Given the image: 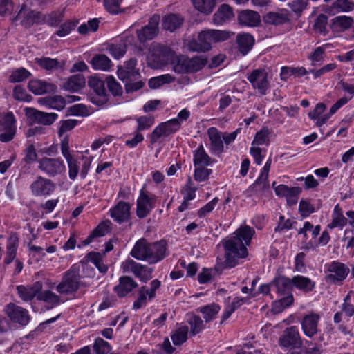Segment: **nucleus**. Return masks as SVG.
<instances>
[{
    "label": "nucleus",
    "instance_id": "nucleus-58",
    "mask_svg": "<svg viewBox=\"0 0 354 354\" xmlns=\"http://www.w3.org/2000/svg\"><path fill=\"white\" fill-rule=\"evenodd\" d=\"M37 299L53 305H57L59 303V297L50 290H46L41 292L38 295Z\"/></svg>",
    "mask_w": 354,
    "mask_h": 354
},
{
    "label": "nucleus",
    "instance_id": "nucleus-12",
    "mask_svg": "<svg viewBox=\"0 0 354 354\" xmlns=\"http://www.w3.org/2000/svg\"><path fill=\"white\" fill-rule=\"evenodd\" d=\"M122 269L124 272H131L135 277L146 283L152 278V268H148L146 266L142 265L135 261L128 259L122 263Z\"/></svg>",
    "mask_w": 354,
    "mask_h": 354
},
{
    "label": "nucleus",
    "instance_id": "nucleus-38",
    "mask_svg": "<svg viewBox=\"0 0 354 354\" xmlns=\"http://www.w3.org/2000/svg\"><path fill=\"white\" fill-rule=\"evenodd\" d=\"M221 308L218 304L214 303L199 307L196 310L203 315L205 322L213 320L218 313Z\"/></svg>",
    "mask_w": 354,
    "mask_h": 354
},
{
    "label": "nucleus",
    "instance_id": "nucleus-4",
    "mask_svg": "<svg viewBox=\"0 0 354 354\" xmlns=\"http://www.w3.org/2000/svg\"><path fill=\"white\" fill-rule=\"evenodd\" d=\"M271 286L276 289L279 296H283L274 301L272 306V311L279 313L293 303V296L291 294L292 279L283 276L278 277L274 279Z\"/></svg>",
    "mask_w": 354,
    "mask_h": 354
},
{
    "label": "nucleus",
    "instance_id": "nucleus-40",
    "mask_svg": "<svg viewBox=\"0 0 354 354\" xmlns=\"http://www.w3.org/2000/svg\"><path fill=\"white\" fill-rule=\"evenodd\" d=\"M35 63L43 69L50 71L62 67L58 59L47 57H37L35 59Z\"/></svg>",
    "mask_w": 354,
    "mask_h": 354
},
{
    "label": "nucleus",
    "instance_id": "nucleus-43",
    "mask_svg": "<svg viewBox=\"0 0 354 354\" xmlns=\"http://www.w3.org/2000/svg\"><path fill=\"white\" fill-rule=\"evenodd\" d=\"M187 323L190 326V333L192 335L200 333L205 327L203 321L198 315H190L187 319Z\"/></svg>",
    "mask_w": 354,
    "mask_h": 354
},
{
    "label": "nucleus",
    "instance_id": "nucleus-11",
    "mask_svg": "<svg viewBox=\"0 0 354 354\" xmlns=\"http://www.w3.org/2000/svg\"><path fill=\"white\" fill-rule=\"evenodd\" d=\"M160 17L158 15H153L149 19L148 24L136 30L138 40L140 43L154 39L159 32V24Z\"/></svg>",
    "mask_w": 354,
    "mask_h": 354
},
{
    "label": "nucleus",
    "instance_id": "nucleus-22",
    "mask_svg": "<svg viewBox=\"0 0 354 354\" xmlns=\"http://www.w3.org/2000/svg\"><path fill=\"white\" fill-rule=\"evenodd\" d=\"M26 115L31 117L35 122L43 125H50L57 118L58 115L55 113H45L38 111L33 108H30L27 110Z\"/></svg>",
    "mask_w": 354,
    "mask_h": 354
},
{
    "label": "nucleus",
    "instance_id": "nucleus-13",
    "mask_svg": "<svg viewBox=\"0 0 354 354\" xmlns=\"http://www.w3.org/2000/svg\"><path fill=\"white\" fill-rule=\"evenodd\" d=\"M3 312L11 322L17 323L21 326H26L30 321V315L28 310L13 303L8 304Z\"/></svg>",
    "mask_w": 354,
    "mask_h": 354
},
{
    "label": "nucleus",
    "instance_id": "nucleus-50",
    "mask_svg": "<svg viewBox=\"0 0 354 354\" xmlns=\"http://www.w3.org/2000/svg\"><path fill=\"white\" fill-rule=\"evenodd\" d=\"M347 223V219L344 216L341 212V209L339 205H337L333 211V221L328 225L330 228L336 227L338 226H344Z\"/></svg>",
    "mask_w": 354,
    "mask_h": 354
},
{
    "label": "nucleus",
    "instance_id": "nucleus-45",
    "mask_svg": "<svg viewBox=\"0 0 354 354\" xmlns=\"http://www.w3.org/2000/svg\"><path fill=\"white\" fill-rule=\"evenodd\" d=\"M64 12L52 11L45 14V24L50 27H57L62 21Z\"/></svg>",
    "mask_w": 354,
    "mask_h": 354
},
{
    "label": "nucleus",
    "instance_id": "nucleus-33",
    "mask_svg": "<svg viewBox=\"0 0 354 354\" xmlns=\"http://www.w3.org/2000/svg\"><path fill=\"white\" fill-rule=\"evenodd\" d=\"M85 84V78L83 75L77 74L71 76L66 81L62 88L71 92H77L80 90Z\"/></svg>",
    "mask_w": 354,
    "mask_h": 354
},
{
    "label": "nucleus",
    "instance_id": "nucleus-42",
    "mask_svg": "<svg viewBox=\"0 0 354 354\" xmlns=\"http://www.w3.org/2000/svg\"><path fill=\"white\" fill-rule=\"evenodd\" d=\"M194 8L205 15L210 14L215 6L216 0H192Z\"/></svg>",
    "mask_w": 354,
    "mask_h": 354
},
{
    "label": "nucleus",
    "instance_id": "nucleus-7",
    "mask_svg": "<svg viewBox=\"0 0 354 354\" xmlns=\"http://www.w3.org/2000/svg\"><path fill=\"white\" fill-rule=\"evenodd\" d=\"M80 279L79 267L73 265L64 273L62 281L57 286V290L60 294L75 292L80 287Z\"/></svg>",
    "mask_w": 354,
    "mask_h": 354
},
{
    "label": "nucleus",
    "instance_id": "nucleus-54",
    "mask_svg": "<svg viewBox=\"0 0 354 354\" xmlns=\"http://www.w3.org/2000/svg\"><path fill=\"white\" fill-rule=\"evenodd\" d=\"M31 75V73L24 68H17L12 72L9 80L11 82H20Z\"/></svg>",
    "mask_w": 354,
    "mask_h": 354
},
{
    "label": "nucleus",
    "instance_id": "nucleus-47",
    "mask_svg": "<svg viewBox=\"0 0 354 354\" xmlns=\"http://www.w3.org/2000/svg\"><path fill=\"white\" fill-rule=\"evenodd\" d=\"M245 298L235 297L232 304L227 306L225 309L223 314L222 315L221 323L223 321L227 319L230 317V315L235 311V310L239 308L245 303Z\"/></svg>",
    "mask_w": 354,
    "mask_h": 354
},
{
    "label": "nucleus",
    "instance_id": "nucleus-5",
    "mask_svg": "<svg viewBox=\"0 0 354 354\" xmlns=\"http://www.w3.org/2000/svg\"><path fill=\"white\" fill-rule=\"evenodd\" d=\"M207 63L205 56H195L192 58L183 55L176 56L172 61L173 70L180 74L193 73L203 68Z\"/></svg>",
    "mask_w": 354,
    "mask_h": 354
},
{
    "label": "nucleus",
    "instance_id": "nucleus-28",
    "mask_svg": "<svg viewBox=\"0 0 354 354\" xmlns=\"http://www.w3.org/2000/svg\"><path fill=\"white\" fill-rule=\"evenodd\" d=\"M268 176L261 175L256 180V181L249 187L247 192L250 195L261 196L270 188L268 181Z\"/></svg>",
    "mask_w": 354,
    "mask_h": 354
},
{
    "label": "nucleus",
    "instance_id": "nucleus-39",
    "mask_svg": "<svg viewBox=\"0 0 354 354\" xmlns=\"http://www.w3.org/2000/svg\"><path fill=\"white\" fill-rule=\"evenodd\" d=\"M111 63L110 59L103 54L95 55L91 61L92 67L94 69L101 71L109 70L111 66Z\"/></svg>",
    "mask_w": 354,
    "mask_h": 354
},
{
    "label": "nucleus",
    "instance_id": "nucleus-61",
    "mask_svg": "<svg viewBox=\"0 0 354 354\" xmlns=\"http://www.w3.org/2000/svg\"><path fill=\"white\" fill-rule=\"evenodd\" d=\"M194 179L196 181L202 182L207 180L212 173V169H207L206 167H195Z\"/></svg>",
    "mask_w": 354,
    "mask_h": 354
},
{
    "label": "nucleus",
    "instance_id": "nucleus-10",
    "mask_svg": "<svg viewBox=\"0 0 354 354\" xmlns=\"http://www.w3.org/2000/svg\"><path fill=\"white\" fill-rule=\"evenodd\" d=\"M252 88L257 90L261 95H266L270 88L268 74L265 69L258 68L253 70L247 77Z\"/></svg>",
    "mask_w": 354,
    "mask_h": 354
},
{
    "label": "nucleus",
    "instance_id": "nucleus-21",
    "mask_svg": "<svg viewBox=\"0 0 354 354\" xmlns=\"http://www.w3.org/2000/svg\"><path fill=\"white\" fill-rule=\"evenodd\" d=\"M119 283L113 288L119 297H124L138 287L137 282L129 276H122L119 278Z\"/></svg>",
    "mask_w": 354,
    "mask_h": 354
},
{
    "label": "nucleus",
    "instance_id": "nucleus-41",
    "mask_svg": "<svg viewBox=\"0 0 354 354\" xmlns=\"http://www.w3.org/2000/svg\"><path fill=\"white\" fill-rule=\"evenodd\" d=\"M263 21L267 24L281 25L288 21L286 15L275 12H270L263 17Z\"/></svg>",
    "mask_w": 354,
    "mask_h": 354
},
{
    "label": "nucleus",
    "instance_id": "nucleus-9",
    "mask_svg": "<svg viewBox=\"0 0 354 354\" xmlns=\"http://www.w3.org/2000/svg\"><path fill=\"white\" fill-rule=\"evenodd\" d=\"M15 118L12 112L0 113V141L8 142L16 133Z\"/></svg>",
    "mask_w": 354,
    "mask_h": 354
},
{
    "label": "nucleus",
    "instance_id": "nucleus-27",
    "mask_svg": "<svg viewBox=\"0 0 354 354\" xmlns=\"http://www.w3.org/2000/svg\"><path fill=\"white\" fill-rule=\"evenodd\" d=\"M183 21L184 19L181 15L171 13L163 17L162 26L165 30L174 32L182 26Z\"/></svg>",
    "mask_w": 354,
    "mask_h": 354
},
{
    "label": "nucleus",
    "instance_id": "nucleus-64",
    "mask_svg": "<svg viewBox=\"0 0 354 354\" xmlns=\"http://www.w3.org/2000/svg\"><path fill=\"white\" fill-rule=\"evenodd\" d=\"M306 345L303 349L304 354H321L322 351V345L313 344L310 341H306Z\"/></svg>",
    "mask_w": 354,
    "mask_h": 354
},
{
    "label": "nucleus",
    "instance_id": "nucleus-35",
    "mask_svg": "<svg viewBox=\"0 0 354 354\" xmlns=\"http://www.w3.org/2000/svg\"><path fill=\"white\" fill-rule=\"evenodd\" d=\"M292 283V286H295L297 288L305 292L312 291L315 286V283L310 279L301 275L293 277Z\"/></svg>",
    "mask_w": 354,
    "mask_h": 354
},
{
    "label": "nucleus",
    "instance_id": "nucleus-19",
    "mask_svg": "<svg viewBox=\"0 0 354 354\" xmlns=\"http://www.w3.org/2000/svg\"><path fill=\"white\" fill-rule=\"evenodd\" d=\"M155 201L156 196L154 195L148 196L143 190H141L137 200L136 214L138 217L143 218L147 216L153 208Z\"/></svg>",
    "mask_w": 354,
    "mask_h": 354
},
{
    "label": "nucleus",
    "instance_id": "nucleus-52",
    "mask_svg": "<svg viewBox=\"0 0 354 354\" xmlns=\"http://www.w3.org/2000/svg\"><path fill=\"white\" fill-rule=\"evenodd\" d=\"M148 295L147 292V286H141L138 292V298L133 304V309L138 310L147 304Z\"/></svg>",
    "mask_w": 354,
    "mask_h": 354
},
{
    "label": "nucleus",
    "instance_id": "nucleus-26",
    "mask_svg": "<svg viewBox=\"0 0 354 354\" xmlns=\"http://www.w3.org/2000/svg\"><path fill=\"white\" fill-rule=\"evenodd\" d=\"M42 284L41 282H35L30 286H18L17 290L20 298L25 301L32 300L41 290Z\"/></svg>",
    "mask_w": 354,
    "mask_h": 354
},
{
    "label": "nucleus",
    "instance_id": "nucleus-62",
    "mask_svg": "<svg viewBox=\"0 0 354 354\" xmlns=\"http://www.w3.org/2000/svg\"><path fill=\"white\" fill-rule=\"evenodd\" d=\"M328 17L324 14L319 15L314 24L315 29L319 33L326 35Z\"/></svg>",
    "mask_w": 354,
    "mask_h": 354
},
{
    "label": "nucleus",
    "instance_id": "nucleus-16",
    "mask_svg": "<svg viewBox=\"0 0 354 354\" xmlns=\"http://www.w3.org/2000/svg\"><path fill=\"white\" fill-rule=\"evenodd\" d=\"M39 168L49 176H55L66 169L64 162L59 158H42L39 160Z\"/></svg>",
    "mask_w": 354,
    "mask_h": 354
},
{
    "label": "nucleus",
    "instance_id": "nucleus-59",
    "mask_svg": "<svg viewBox=\"0 0 354 354\" xmlns=\"http://www.w3.org/2000/svg\"><path fill=\"white\" fill-rule=\"evenodd\" d=\"M137 131H140L151 127L154 123V118L150 115L140 116L137 119Z\"/></svg>",
    "mask_w": 354,
    "mask_h": 354
},
{
    "label": "nucleus",
    "instance_id": "nucleus-34",
    "mask_svg": "<svg viewBox=\"0 0 354 354\" xmlns=\"http://www.w3.org/2000/svg\"><path fill=\"white\" fill-rule=\"evenodd\" d=\"M193 162L194 167H207L211 165V158L205 152L202 145L194 151Z\"/></svg>",
    "mask_w": 354,
    "mask_h": 354
},
{
    "label": "nucleus",
    "instance_id": "nucleus-17",
    "mask_svg": "<svg viewBox=\"0 0 354 354\" xmlns=\"http://www.w3.org/2000/svg\"><path fill=\"white\" fill-rule=\"evenodd\" d=\"M30 189L34 196H46L54 192L55 185L51 180L39 176L30 185Z\"/></svg>",
    "mask_w": 354,
    "mask_h": 354
},
{
    "label": "nucleus",
    "instance_id": "nucleus-23",
    "mask_svg": "<svg viewBox=\"0 0 354 354\" xmlns=\"http://www.w3.org/2000/svg\"><path fill=\"white\" fill-rule=\"evenodd\" d=\"M28 88L35 95L55 92L57 89V86L54 84L48 83L41 80H32L29 81Z\"/></svg>",
    "mask_w": 354,
    "mask_h": 354
},
{
    "label": "nucleus",
    "instance_id": "nucleus-60",
    "mask_svg": "<svg viewBox=\"0 0 354 354\" xmlns=\"http://www.w3.org/2000/svg\"><path fill=\"white\" fill-rule=\"evenodd\" d=\"M122 0H104L106 10L111 14H118L121 11L120 4Z\"/></svg>",
    "mask_w": 354,
    "mask_h": 354
},
{
    "label": "nucleus",
    "instance_id": "nucleus-14",
    "mask_svg": "<svg viewBox=\"0 0 354 354\" xmlns=\"http://www.w3.org/2000/svg\"><path fill=\"white\" fill-rule=\"evenodd\" d=\"M302 340L297 326H290L284 330L279 339V344L285 348H299Z\"/></svg>",
    "mask_w": 354,
    "mask_h": 354
},
{
    "label": "nucleus",
    "instance_id": "nucleus-6",
    "mask_svg": "<svg viewBox=\"0 0 354 354\" xmlns=\"http://www.w3.org/2000/svg\"><path fill=\"white\" fill-rule=\"evenodd\" d=\"M173 57V51L170 47L160 44L152 46L149 55L148 65L154 69L160 68L167 65Z\"/></svg>",
    "mask_w": 354,
    "mask_h": 354
},
{
    "label": "nucleus",
    "instance_id": "nucleus-53",
    "mask_svg": "<svg viewBox=\"0 0 354 354\" xmlns=\"http://www.w3.org/2000/svg\"><path fill=\"white\" fill-rule=\"evenodd\" d=\"M108 231L107 226L104 224L101 223L98 225L91 232V234L85 239L83 241L82 243L84 245H87L90 244L93 239L99 236H102L105 235L106 232Z\"/></svg>",
    "mask_w": 354,
    "mask_h": 354
},
{
    "label": "nucleus",
    "instance_id": "nucleus-36",
    "mask_svg": "<svg viewBox=\"0 0 354 354\" xmlns=\"http://www.w3.org/2000/svg\"><path fill=\"white\" fill-rule=\"evenodd\" d=\"M39 103L51 109L60 111L65 107L66 101L59 95L46 97L39 100Z\"/></svg>",
    "mask_w": 354,
    "mask_h": 354
},
{
    "label": "nucleus",
    "instance_id": "nucleus-55",
    "mask_svg": "<svg viewBox=\"0 0 354 354\" xmlns=\"http://www.w3.org/2000/svg\"><path fill=\"white\" fill-rule=\"evenodd\" d=\"M111 350V345L103 339L96 338L93 344V351L95 354H107Z\"/></svg>",
    "mask_w": 354,
    "mask_h": 354
},
{
    "label": "nucleus",
    "instance_id": "nucleus-56",
    "mask_svg": "<svg viewBox=\"0 0 354 354\" xmlns=\"http://www.w3.org/2000/svg\"><path fill=\"white\" fill-rule=\"evenodd\" d=\"M107 87L114 96L120 95L122 93V88L113 76H108L105 80Z\"/></svg>",
    "mask_w": 354,
    "mask_h": 354
},
{
    "label": "nucleus",
    "instance_id": "nucleus-46",
    "mask_svg": "<svg viewBox=\"0 0 354 354\" xmlns=\"http://www.w3.org/2000/svg\"><path fill=\"white\" fill-rule=\"evenodd\" d=\"M77 24V21L67 20L59 24L58 29L55 31V35L59 37H64L68 35L71 32L75 29Z\"/></svg>",
    "mask_w": 354,
    "mask_h": 354
},
{
    "label": "nucleus",
    "instance_id": "nucleus-1",
    "mask_svg": "<svg viewBox=\"0 0 354 354\" xmlns=\"http://www.w3.org/2000/svg\"><path fill=\"white\" fill-rule=\"evenodd\" d=\"M254 230L248 226H241L234 233V236L223 243L225 260L223 268H231L236 266L238 260L248 255L247 245H249Z\"/></svg>",
    "mask_w": 354,
    "mask_h": 354
},
{
    "label": "nucleus",
    "instance_id": "nucleus-37",
    "mask_svg": "<svg viewBox=\"0 0 354 354\" xmlns=\"http://www.w3.org/2000/svg\"><path fill=\"white\" fill-rule=\"evenodd\" d=\"M35 10L27 9L23 6L18 12L17 18L20 19L21 24L26 27L30 28L35 24Z\"/></svg>",
    "mask_w": 354,
    "mask_h": 354
},
{
    "label": "nucleus",
    "instance_id": "nucleus-49",
    "mask_svg": "<svg viewBox=\"0 0 354 354\" xmlns=\"http://www.w3.org/2000/svg\"><path fill=\"white\" fill-rule=\"evenodd\" d=\"M270 134V131L267 127H263L259 131L257 132L254 140L252 141V145H269V135Z\"/></svg>",
    "mask_w": 354,
    "mask_h": 354
},
{
    "label": "nucleus",
    "instance_id": "nucleus-31",
    "mask_svg": "<svg viewBox=\"0 0 354 354\" xmlns=\"http://www.w3.org/2000/svg\"><path fill=\"white\" fill-rule=\"evenodd\" d=\"M234 16L232 8L227 4H222L213 16V22L221 25Z\"/></svg>",
    "mask_w": 354,
    "mask_h": 354
},
{
    "label": "nucleus",
    "instance_id": "nucleus-63",
    "mask_svg": "<svg viewBox=\"0 0 354 354\" xmlns=\"http://www.w3.org/2000/svg\"><path fill=\"white\" fill-rule=\"evenodd\" d=\"M110 54L115 59L122 57L126 53V46L124 44H111L109 46Z\"/></svg>",
    "mask_w": 354,
    "mask_h": 354
},
{
    "label": "nucleus",
    "instance_id": "nucleus-3",
    "mask_svg": "<svg viewBox=\"0 0 354 354\" xmlns=\"http://www.w3.org/2000/svg\"><path fill=\"white\" fill-rule=\"evenodd\" d=\"M227 32L218 30H205L198 33L196 39L188 44V49L192 52H205L212 48V42H220L227 39Z\"/></svg>",
    "mask_w": 354,
    "mask_h": 354
},
{
    "label": "nucleus",
    "instance_id": "nucleus-15",
    "mask_svg": "<svg viewBox=\"0 0 354 354\" xmlns=\"http://www.w3.org/2000/svg\"><path fill=\"white\" fill-rule=\"evenodd\" d=\"M180 128V122L177 120H169L167 122L160 123L155 128L151 134L150 142L154 144L162 136H168L174 133Z\"/></svg>",
    "mask_w": 354,
    "mask_h": 354
},
{
    "label": "nucleus",
    "instance_id": "nucleus-24",
    "mask_svg": "<svg viewBox=\"0 0 354 354\" xmlns=\"http://www.w3.org/2000/svg\"><path fill=\"white\" fill-rule=\"evenodd\" d=\"M130 205L124 201H120L111 210V216L118 223L127 221L130 217Z\"/></svg>",
    "mask_w": 354,
    "mask_h": 354
},
{
    "label": "nucleus",
    "instance_id": "nucleus-48",
    "mask_svg": "<svg viewBox=\"0 0 354 354\" xmlns=\"http://www.w3.org/2000/svg\"><path fill=\"white\" fill-rule=\"evenodd\" d=\"M188 327L181 326L174 331L171 337L176 346H180L186 342L187 339Z\"/></svg>",
    "mask_w": 354,
    "mask_h": 354
},
{
    "label": "nucleus",
    "instance_id": "nucleus-51",
    "mask_svg": "<svg viewBox=\"0 0 354 354\" xmlns=\"http://www.w3.org/2000/svg\"><path fill=\"white\" fill-rule=\"evenodd\" d=\"M118 77L123 82L134 81L140 79V75L138 71H129L126 69H118Z\"/></svg>",
    "mask_w": 354,
    "mask_h": 354
},
{
    "label": "nucleus",
    "instance_id": "nucleus-25",
    "mask_svg": "<svg viewBox=\"0 0 354 354\" xmlns=\"http://www.w3.org/2000/svg\"><path fill=\"white\" fill-rule=\"evenodd\" d=\"M207 134L210 140L211 151L219 155L224 151L223 140L221 133L215 127H211L207 131Z\"/></svg>",
    "mask_w": 354,
    "mask_h": 354
},
{
    "label": "nucleus",
    "instance_id": "nucleus-2",
    "mask_svg": "<svg viewBox=\"0 0 354 354\" xmlns=\"http://www.w3.org/2000/svg\"><path fill=\"white\" fill-rule=\"evenodd\" d=\"M167 251L166 241L160 240L149 243L142 238L136 242L130 255L138 261H147L149 264H156L167 256Z\"/></svg>",
    "mask_w": 354,
    "mask_h": 354
},
{
    "label": "nucleus",
    "instance_id": "nucleus-57",
    "mask_svg": "<svg viewBox=\"0 0 354 354\" xmlns=\"http://www.w3.org/2000/svg\"><path fill=\"white\" fill-rule=\"evenodd\" d=\"M333 24L342 30L350 28L353 24V19L351 17L337 16L333 19Z\"/></svg>",
    "mask_w": 354,
    "mask_h": 354
},
{
    "label": "nucleus",
    "instance_id": "nucleus-8",
    "mask_svg": "<svg viewBox=\"0 0 354 354\" xmlns=\"http://www.w3.org/2000/svg\"><path fill=\"white\" fill-rule=\"evenodd\" d=\"M88 85L91 89L88 94V98L93 104L101 106L108 102L109 97L106 92L104 81L96 77H91L88 79Z\"/></svg>",
    "mask_w": 354,
    "mask_h": 354
},
{
    "label": "nucleus",
    "instance_id": "nucleus-29",
    "mask_svg": "<svg viewBox=\"0 0 354 354\" xmlns=\"http://www.w3.org/2000/svg\"><path fill=\"white\" fill-rule=\"evenodd\" d=\"M238 20L242 25L255 27L260 24V15L253 10H243L238 16Z\"/></svg>",
    "mask_w": 354,
    "mask_h": 354
},
{
    "label": "nucleus",
    "instance_id": "nucleus-30",
    "mask_svg": "<svg viewBox=\"0 0 354 354\" xmlns=\"http://www.w3.org/2000/svg\"><path fill=\"white\" fill-rule=\"evenodd\" d=\"M239 51L245 55L250 51L254 44V37L248 33L239 34L236 37Z\"/></svg>",
    "mask_w": 354,
    "mask_h": 354
},
{
    "label": "nucleus",
    "instance_id": "nucleus-44",
    "mask_svg": "<svg viewBox=\"0 0 354 354\" xmlns=\"http://www.w3.org/2000/svg\"><path fill=\"white\" fill-rule=\"evenodd\" d=\"M175 80V77L169 74H165L158 77L151 78L149 81V86L151 88L156 89L165 84H169Z\"/></svg>",
    "mask_w": 354,
    "mask_h": 354
},
{
    "label": "nucleus",
    "instance_id": "nucleus-20",
    "mask_svg": "<svg viewBox=\"0 0 354 354\" xmlns=\"http://www.w3.org/2000/svg\"><path fill=\"white\" fill-rule=\"evenodd\" d=\"M320 316L315 313H310L304 316L301 322L304 334L308 338H313L318 332V323Z\"/></svg>",
    "mask_w": 354,
    "mask_h": 354
},
{
    "label": "nucleus",
    "instance_id": "nucleus-32",
    "mask_svg": "<svg viewBox=\"0 0 354 354\" xmlns=\"http://www.w3.org/2000/svg\"><path fill=\"white\" fill-rule=\"evenodd\" d=\"M19 239L16 233L10 234L8 239L6 257L4 259L6 264H10L15 258L18 248Z\"/></svg>",
    "mask_w": 354,
    "mask_h": 354
},
{
    "label": "nucleus",
    "instance_id": "nucleus-18",
    "mask_svg": "<svg viewBox=\"0 0 354 354\" xmlns=\"http://www.w3.org/2000/svg\"><path fill=\"white\" fill-rule=\"evenodd\" d=\"M328 271L330 274L326 276V281L328 283H335L342 281L347 277L349 268L344 263L333 261L328 266Z\"/></svg>",
    "mask_w": 354,
    "mask_h": 354
}]
</instances>
